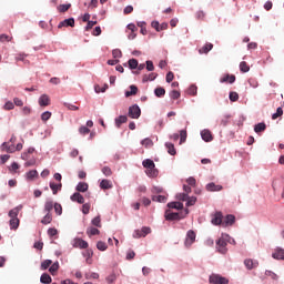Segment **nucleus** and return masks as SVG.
I'll return each mask as SVG.
<instances>
[{
    "label": "nucleus",
    "instance_id": "obj_1",
    "mask_svg": "<svg viewBox=\"0 0 284 284\" xmlns=\"http://www.w3.org/2000/svg\"><path fill=\"white\" fill-rule=\"evenodd\" d=\"M21 210H23V205L16 206L14 209L9 211V217H10L9 225H10V230H19L20 221H19L18 216H19V212H21Z\"/></svg>",
    "mask_w": 284,
    "mask_h": 284
},
{
    "label": "nucleus",
    "instance_id": "obj_2",
    "mask_svg": "<svg viewBox=\"0 0 284 284\" xmlns=\"http://www.w3.org/2000/svg\"><path fill=\"white\" fill-rule=\"evenodd\" d=\"M230 242V235L222 234L216 242V248L220 254H227V243Z\"/></svg>",
    "mask_w": 284,
    "mask_h": 284
},
{
    "label": "nucleus",
    "instance_id": "obj_3",
    "mask_svg": "<svg viewBox=\"0 0 284 284\" xmlns=\"http://www.w3.org/2000/svg\"><path fill=\"white\" fill-rule=\"evenodd\" d=\"M187 214H190V210L187 209H185L184 213H172L168 210L164 216L166 221H181V219H185Z\"/></svg>",
    "mask_w": 284,
    "mask_h": 284
},
{
    "label": "nucleus",
    "instance_id": "obj_4",
    "mask_svg": "<svg viewBox=\"0 0 284 284\" xmlns=\"http://www.w3.org/2000/svg\"><path fill=\"white\" fill-rule=\"evenodd\" d=\"M209 283L211 284H230V280L220 274H212L209 277Z\"/></svg>",
    "mask_w": 284,
    "mask_h": 284
},
{
    "label": "nucleus",
    "instance_id": "obj_5",
    "mask_svg": "<svg viewBox=\"0 0 284 284\" xmlns=\"http://www.w3.org/2000/svg\"><path fill=\"white\" fill-rule=\"evenodd\" d=\"M194 241H196V233L193 230L187 231L186 239L184 242L185 247H191Z\"/></svg>",
    "mask_w": 284,
    "mask_h": 284
},
{
    "label": "nucleus",
    "instance_id": "obj_6",
    "mask_svg": "<svg viewBox=\"0 0 284 284\" xmlns=\"http://www.w3.org/2000/svg\"><path fill=\"white\" fill-rule=\"evenodd\" d=\"M129 116L130 119H139V116H141V108H139L138 104L130 106Z\"/></svg>",
    "mask_w": 284,
    "mask_h": 284
},
{
    "label": "nucleus",
    "instance_id": "obj_7",
    "mask_svg": "<svg viewBox=\"0 0 284 284\" xmlns=\"http://www.w3.org/2000/svg\"><path fill=\"white\" fill-rule=\"evenodd\" d=\"M212 225H223V213L221 211L215 212L211 220Z\"/></svg>",
    "mask_w": 284,
    "mask_h": 284
},
{
    "label": "nucleus",
    "instance_id": "obj_8",
    "mask_svg": "<svg viewBox=\"0 0 284 284\" xmlns=\"http://www.w3.org/2000/svg\"><path fill=\"white\" fill-rule=\"evenodd\" d=\"M150 232H152V229L144 226L141 230H136L133 233V237L134 239H141V237H145L146 234H150Z\"/></svg>",
    "mask_w": 284,
    "mask_h": 284
},
{
    "label": "nucleus",
    "instance_id": "obj_9",
    "mask_svg": "<svg viewBox=\"0 0 284 284\" xmlns=\"http://www.w3.org/2000/svg\"><path fill=\"white\" fill-rule=\"evenodd\" d=\"M73 247H79V250H88L89 244L83 239L77 237L73 241Z\"/></svg>",
    "mask_w": 284,
    "mask_h": 284
},
{
    "label": "nucleus",
    "instance_id": "obj_10",
    "mask_svg": "<svg viewBox=\"0 0 284 284\" xmlns=\"http://www.w3.org/2000/svg\"><path fill=\"white\" fill-rule=\"evenodd\" d=\"M70 199L73 203H79V205H83V203H85V197H83L79 192L73 193Z\"/></svg>",
    "mask_w": 284,
    "mask_h": 284
},
{
    "label": "nucleus",
    "instance_id": "obj_11",
    "mask_svg": "<svg viewBox=\"0 0 284 284\" xmlns=\"http://www.w3.org/2000/svg\"><path fill=\"white\" fill-rule=\"evenodd\" d=\"M244 265L246 270H256L258 267V261L252 260V258H246L244 260Z\"/></svg>",
    "mask_w": 284,
    "mask_h": 284
},
{
    "label": "nucleus",
    "instance_id": "obj_12",
    "mask_svg": "<svg viewBox=\"0 0 284 284\" xmlns=\"http://www.w3.org/2000/svg\"><path fill=\"white\" fill-rule=\"evenodd\" d=\"M236 221V217L232 214H229L224 217L223 222H222V227H227L230 225H234Z\"/></svg>",
    "mask_w": 284,
    "mask_h": 284
},
{
    "label": "nucleus",
    "instance_id": "obj_13",
    "mask_svg": "<svg viewBox=\"0 0 284 284\" xmlns=\"http://www.w3.org/2000/svg\"><path fill=\"white\" fill-rule=\"evenodd\" d=\"M1 150L2 152H8L9 154H12L17 152V146H14V144H9V142H4L1 145Z\"/></svg>",
    "mask_w": 284,
    "mask_h": 284
},
{
    "label": "nucleus",
    "instance_id": "obj_14",
    "mask_svg": "<svg viewBox=\"0 0 284 284\" xmlns=\"http://www.w3.org/2000/svg\"><path fill=\"white\" fill-rule=\"evenodd\" d=\"M58 28L59 29H61V28H74V18H69V19H65V20L61 21L58 24Z\"/></svg>",
    "mask_w": 284,
    "mask_h": 284
},
{
    "label": "nucleus",
    "instance_id": "obj_15",
    "mask_svg": "<svg viewBox=\"0 0 284 284\" xmlns=\"http://www.w3.org/2000/svg\"><path fill=\"white\" fill-rule=\"evenodd\" d=\"M221 190H223V186L215 184L214 182L206 184L207 192H221Z\"/></svg>",
    "mask_w": 284,
    "mask_h": 284
},
{
    "label": "nucleus",
    "instance_id": "obj_16",
    "mask_svg": "<svg viewBox=\"0 0 284 284\" xmlns=\"http://www.w3.org/2000/svg\"><path fill=\"white\" fill-rule=\"evenodd\" d=\"M201 136L203 139V141H205L206 143H210V141H213V136H212V132L207 129H204L202 132H201Z\"/></svg>",
    "mask_w": 284,
    "mask_h": 284
},
{
    "label": "nucleus",
    "instance_id": "obj_17",
    "mask_svg": "<svg viewBox=\"0 0 284 284\" xmlns=\"http://www.w3.org/2000/svg\"><path fill=\"white\" fill-rule=\"evenodd\" d=\"M39 105L41 108H45V106L50 105V97H48V94H42L39 98Z\"/></svg>",
    "mask_w": 284,
    "mask_h": 284
},
{
    "label": "nucleus",
    "instance_id": "obj_18",
    "mask_svg": "<svg viewBox=\"0 0 284 284\" xmlns=\"http://www.w3.org/2000/svg\"><path fill=\"white\" fill-rule=\"evenodd\" d=\"M90 185H88V183L85 182H80L78 183V185L75 186V190L79 194H81V192H88Z\"/></svg>",
    "mask_w": 284,
    "mask_h": 284
},
{
    "label": "nucleus",
    "instance_id": "obj_19",
    "mask_svg": "<svg viewBox=\"0 0 284 284\" xmlns=\"http://www.w3.org/2000/svg\"><path fill=\"white\" fill-rule=\"evenodd\" d=\"M272 256L276 261H284V250L283 248L275 250V252L272 254Z\"/></svg>",
    "mask_w": 284,
    "mask_h": 284
},
{
    "label": "nucleus",
    "instance_id": "obj_20",
    "mask_svg": "<svg viewBox=\"0 0 284 284\" xmlns=\"http://www.w3.org/2000/svg\"><path fill=\"white\" fill-rule=\"evenodd\" d=\"M100 187H101V190H112V187H113L112 181H110V180H102L100 182Z\"/></svg>",
    "mask_w": 284,
    "mask_h": 284
},
{
    "label": "nucleus",
    "instance_id": "obj_21",
    "mask_svg": "<svg viewBox=\"0 0 284 284\" xmlns=\"http://www.w3.org/2000/svg\"><path fill=\"white\" fill-rule=\"evenodd\" d=\"M52 210H54V202L49 200L44 203V212H47V214H51Z\"/></svg>",
    "mask_w": 284,
    "mask_h": 284
},
{
    "label": "nucleus",
    "instance_id": "obj_22",
    "mask_svg": "<svg viewBox=\"0 0 284 284\" xmlns=\"http://www.w3.org/2000/svg\"><path fill=\"white\" fill-rule=\"evenodd\" d=\"M212 48H214V44L206 43L204 47L199 49V54H207V52H210L212 50Z\"/></svg>",
    "mask_w": 284,
    "mask_h": 284
},
{
    "label": "nucleus",
    "instance_id": "obj_23",
    "mask_svg": "<svg viewBox=\"0 0 284 284\" xmlns=\"http://www.w3.org/2000/svg\"><path fill=\"white\" fill-rule=\"evenodd\" d=\"M143 168H145L146 170H152L153 168H156V165L154 164V161L146 159L142 162Z\"/></svg>",
    "mask_w": 284,
    "mask_h": 284
},
{
    "label": "nucleus",
    "instance_id": "obj_24",
    "mask_svg": "<svg viewBox=\"0 0 284 284\" xmlns=\"http://www.w3.org/2000/svg\"><path fill=\"white\" fill-rule=\"evenodd\" d=\"M139 92V88L136 85L132 84L130 85V91H125V97H134Z\"/></svg>",
    "mask_w": 284,
    "mask_h": 284
},
{
    "label": "nucleus",
    "instance_id": "obj_25",
    "mask_svg": "<svg viewBox=\"0 0 284 284\" xmlns=\"http://www.w3.org/2000/svg\"><path fill=\"white\" fill-rule=\"evenodd\" d=\"M168 207L171 210H183V203L182 202H171L168 203Z\"/></svg>",
    "mask_w": 284,
    "mask_h": 284
},
{
    "label": "nucleus",
    "instance_id": "obj_26",
    "mask_svg": "<svg viewBox=\"0 0 284 284\" xmlns=\"http://www.w3.org/2000/svg\"><path fill=\"white\" fill-rule=\"evenodd\" d=\"M123 123H128V116L126 115H120L118 119H115V125L116 128H121Z\"/></svg>",
    "mask_w": 284,
    "mask_h": 284
},
{
    "label": "nucleus",
    "instance_id": "obj_27",
    "mask_svg": "<svg viewBox=\"0 0 284 284\" xmlns=\"http://www.w3.org/2000/svg\"><path fill=\"white\" fill-rule=\"evenodd\" d=\"M87 234H88V236H97V235L101 234V231H99V229H97V227L90 226L87 229Z\"/></svg>",
    "mask_w": 284,
    "mask_h": 284
},
{
    "label": "nucleus",
    "instance_id": "obj_28",
    "mask_svg": "<svg viewBox=\"0 0 284 284\" xmlns=\"http://www.w3.org/2000/svg\"><path fill=\"white\" fill-rule=\"evenodd\" d=\"M165 148L171 156H174L176 154V149L174 148V144H172V142H166Z\"/></svg>",
    "mask_w": 284,
    "mask_h": 284
},
{
    "label": "nucleus",
    "instance_id": "obj_29",
    "mask_svg": "<svg viewBox=\"0 0 284 284\" xmlns=\"http://www.w3.org/2000/svg\"><path fill=\"white\" fill-rule=\"evenodd\" d=\"M42 225H50L52 223V213H47L41 220Z\"/></svg>",
    "mask_w": 284,
    "mask_h": 284
},
{
    "label": "nucleus",
    "instance_id": "obj_30",
    "mask_svg": "<svg viewBox=\"0 0 284 284\" xmlns=\"http://www.w3.org/2000/svg\"><path fill=\"white\" fill-rule=\"evenodd\" d=\"M152 201H155L156 203H166L168 196L165 195H153Z\"/></svg>",
    "mask_w": 284,
    "mask_h": 284
},
{
    "label": "nucleus",
    "instance_id": "obj_31",
    "mask_svg": "<svg viewBox=\"0 0 284 284\" xmlns=\"http://www.w3.org/2000/svg\"><path fill=\"white\" fill-rule=\"evenodd\" d=\"M40 282L43 284H50L52 283V277L48 273H44L41 275Z\"/></svg>",
    "mask_w": 284,
    "mask_h": 284
},
{
    "label": "nucleus",
    "instance_id": "obj_32",
    "mask_svg": "<svg viewBox=\"0 0 284 284\" xmlns=\"http://www.w3.org/2000/svg\"><path fill=\"white\" fill-rule=\"evenodd\" d=\"M267 125H265V123L261 122V123H257L255 126H254V132H256V134H258V132H265Z\"/></svg>",
    "mask_w": 284,
    "mask_h": 284
},
{
    "label": "nucleus",
    "instance_id": "obj_33",
    "mask_svg": "<svg viewBox=\"0 0 284 284\" xmlns=\"http://www.w3.org/2000/svg\"><path fill=\"white\" fill-rule=\"evenodd\" d=\"M37 176H39V172H37V170H31L27 173L28 181H34V179H37Z\"/></svg>",
    "mask_w": 284,
    "mask_h": 284
},
{
    "label": "nucleus",
    "instance_id": "obj_34",
    "mask_svg": "<svg viewBox=\"0 0 284 284\" xmlns=\"http://www.w3.org/2000/svg\"><path fill=\"white\" fill-rule=\"evenodd\" d=\"M156 79V73H150V74H144L142 78L143 83H148V81H154Z\"/></svg>",
    "mask_w": 284,
    "mask_h": 284
},
{
    "label": "nucleus",
    "instance_id": "obj_35",
    "mask_svg": "<svg viewBox=\"0 0 284 284\" xmlns=\"http://www.w3.org/2000/svg\"><path fill=\"white\" fill-rule=\"evenodd\" d=\"M154 94L158 99H161L162 97H165V89H163V87H159L154 90Z\"/></svg>",
    "mask_w": 284,
    "mask_h": 284
},
{
    "label": "nucleus",
    "instance_id": "obj_36",
    "mask_svg": "<svg viewBox=\"0 0 284 284\" xmlns=\"http://www.w3.org/2000/svg\"><path fill=\"white\" fill-rule=\"evenodd\" d=\"M146 175L150 176L151 179H154V176L159 175V171L154 166L153 169H146Z\"/></svg>",
    "mask_w": 284,
    "mask_h": 284
},
{
    "label": "nucleus",
    "instance_id": "obj_37",
    "mask_svg": "<svg viewBox=\"0 0 284 284\" xmlns=\"http://www.w3.org/2000/svg\"><path fill=\"white\" fill-rule=\"evenodd\" d=\"M187 141V131L181 130L180 131V144L185 143Z\"/></svg>",
    "mask_w": 284,
    "mask_h": 284
},
{
    "label": "nucleus",
    "instance_id": "obj_38",
    "mask_svg": "<svg viewBox=\"0 0 284 284\" xmlns=\"http://www.w3.org/2000/svg\"><path fill=\"white\" fill-rule=\"evenodd\" d=\"M61 183L54 184L53 182H50V189L52 190L53 194H58L59 190H61Z\"/></svg>",
    "mask_w": 284,
    "mask_h": 284
},
{
    "label": "nucleus",
    "instance_id": "obj_39",
    "mask_svg": "<svg viewBox=\"0 0 284 284\" xmlns=\"http://www.w3.org/2000/svg\"><path fill=\"white\" fill-rule=\"evenodd\" d=\"M192 205H196V196H187L186 207H192Z\"/></svg>",
    "mask_w": 284,
    "mask_h": 284
},
{
    "label": "nucleus",
    "instance_id": "obj_40",
    "mask_svg": "<svg viewBox=\"0 0 284 284\" xmlns=\"http://www.w3.org/2000/svg\"><path fill=\"white\" fill-rule=\"evenodd\" d=\"M50 274L54 276L59 272V262L53 263L49 268Z\"/></svg>",
    "mask_w": 284,
    "mask_h": 284
},
{
    "label": "nucleus",
    "instance_id": "obj_41",
    "mask_svg": "<svg viewBox=\"0 0 284 284\" xmlns=\"http://www.w3.org/2000/svg\"><path fill=\"white\" fill-rule=\"evenodd\" d=\"M129 68L131 70H136V68H139V61L136 59H130L129 60Z\"/></svg>",
    "mask_w": 284,
    "mask_h": 284
},
{
    "label": "nucleus",
    "instance_id": "obj_42",
    "mask_svg": "<svg viewBox=\"0 0 284 284\" xmlns=\"http://www.w3.org/2000/svg\"><path fill=\"white\" fill-rule=\"evenodd\" d=\"M141 145H144V148H152L154 145V142L150 138H146L141 141Z\"/></svg>",
    "mask_w": 284,
    "mask_h": 284
},
{
    "label": "nucleus",
    "instance_id": "obj_43",
    "mask_svg": "<svg viewBox=\"0 0 284 284\" xmlns=\"http://www.w3.org/2000/svg\"><path fill=\"white\" fill-rule=\"evenodd\" d=\"M97 247L100 252H105V250H108V244H105L103 241H99L97 243Z\"/></svg>",
    "mask_w": 284,
    "mask_h": 284
},
{
    "label": "nucleus",
    "instance_id": "obj_44",
    "mask_svg": "<svg viewBox=\"0 0 284 284\" xmlns=\"http://www.w3.org/2000/svg\"><path fill=\"white\" fill-rule=\"evenodd\" d=\"M199 88L194 84H192L189 89H187V94H190L191 97H196V92H197Z\"/></svg>",
    "mask_w": 284,
    "mask_h": 284
},
{
    "label": "nucleus",
    "instance_id": "obj_45",
    "mask_svg": "<svg viewBox=\"0 0 284 284\" xmlns=\"http://www.w3.org/2000/svg\"><path fill=\"white\" fill-rule=\"evenodd\" d=\"M53 209L58 216H61V214H63V207L61 206V204L54 203Z\"/></svg>",
    "mask_w": 284,
    "mask_h": 284
},
{
    "label": "nucleus",
    "instance_id": "obj_46",
    "mask_svg": "<svg viewBox=\"0 0 284 284\" xmlns=\"http://www.w3.org/2000/svg\"><path fill=\"white\" fill-rule=\"evenodd\" d=\"M280 116H283V108H277L276 112L273 113L272 119L273 121H276Z\"/></svg>",
    "mask_w": 284,
    "mask_h": 284
},
{
    "label": "nucleus",
    "instance_id": "obj_47",
    "mask_svg": "<svg viewBox=\"0 0 284 284\" xmlns=\"http://www.w3.org/2000/svg\"><path fill=\"white\" fill-rule=\"evenodd\" d=\"M70 8H72V4L68 3V4H60L58 7V10L60 12H68L70 10Z\"/></svg>",
    "mask_w": 284,
    "mask_h": 284
},
{
    "label": "nucleus",
    "instance_id": "obj_48",
    "mask_svg": "<svg viewBox=\"0 0 284 284\" xmlns=\"http://www.w3.org/2000/svg\"><path fill=\"white\" fill-rule=\"evenodd\" d=\"M240 70H241V72H250V65H247V62H245V61L241 62Z\"/></svg>",
    "mask_w": 284,
    "mask_h": 284
},
{
    "label": "nucleus",
    "instance_id": "obj_49",
    "mask_svg": "<svg viewBox=\"0 0 284 284\" xmlns=\"http://www.w3.org/2000/svg\"><path fill=\"white\" fill-rule=\"evenodd\" d=\"M52 116V112H50V111H47V112H43L42 114H41V120L42 121H50V118Z\"/></svg>",
    "mask_w": 284,
    "mask_h": 284
},
{
    "label": "nucleus",
    "instance_id": "obj_50",
    "mask_svg": "<svg viewBox=\"0 0 284 284\" xmlns=\"http://www.w3.org/2000/svg\"><path fill=\"white\" fill-rule=\"evenodd\" d=\"M265 276H270L273 281H278V275L272 271H265Z\"/></svg>",
    "mask_w": 284,
    "mask_h": 284
},
{
    "label": "nucleus",
    "instance_id": "obj_51",
    "mask_svg": "<svg viewBox=\"0 0 284 284\" xmlns=\"http://www.w3.org/2000/svg\"><path fill=\"white\" fill-rule=\"evenodd\" d=\"M0 41H1V43H6V41L10 42V41H12V38L6 33H2V34H0Z\"/></svg>",
    "mask_w": 284,
    "mask_h": 284
},
{
    "label": "nucleus",
    "instance_id": "obj_52",
    "mask_svg": "<svg viewBox=\"0 0 284 284\" xmlns=\"http://www.w3.org/2000/svg\"><path fill=\"white\" fill-rule=\"evenodd\" d=\"M92 225L95 227H101V215H98L92 220Z\"/></svg>",
    "mask_w": 284,
    "mask_h": 284
},
{
    "label": "nucleus",
    "instance_id": "obj_53",
    "mask_svg": "<svg viewBox=\"0 0 284 284\" xmlns=\"http://www.w3.org/2000/svg\"><path fill=\"white\" fill-rule=\"evenodd\" d=\"M79 133L82 134V136H85V134H90V130L88 126L82 125L79 128Z\"/></svg>",
    "mask_w": 284,
    "mask_h": 284
},
{
    "label": "nucleus",
    "instance_id": "obj_54",
    "mask_svg": "<svg viewBox=\"0 0 284 284\" xmlns=\"http://www.w3.org/2000/svg\"><path fill=\"white\" fill-rule=\"evenodd\" d=\"M229 99H230V101H232V102L239 101V93H237V92H234V91L230 92Z\"/></svg>",
    "mask_w": 284,
    "mask_h": 284
},
{
    "label": "nucleus",
    "instance_id": "obj_55",
    "mask_svg": "<svg viewBox=\"0 0 284 284\" xmlns=\"http://www.w3.org/2000/svg\"><path fill=\"white\" fill-rule=\"evenodd\" d=\"M229 123H230V115H223L221 118L220 125H223L225 128V125H227Z\"/></svg>",
    "mask_w": 284,
    "mask_h": 284
},
{
    "label": "nucleus",
    "instance_id": "obj_56",
    "mask_svg": "<svg viewBox=\"0 0 284 284\" xmlns=\"http://www.w3.org/2000/svg\"><path fill=\"white\" fill-rule=\"evenodd\" d=\"M52 265V260H45L41 263V270H48Z\"/></svg>",
    "mask_w": 284,
    "mask_h": 284
},
{
    "label": "nucleus",
    "instance_id": "obj_57",
    "mask_svg": "<svg viewBox=\"0 0 284 284\" xmlns=\"http://www.w3.org/2000/svg\"><path fill=\"white\" fill-rule=\"evenodd\" d=\"M90 207H92V205L90 203H83L82 213L90 214Z\"/></svg>",
    "mask_w": 284,
    "mask_h": 284
},
{
    "label": "nucleus",
    "instance_id": "obj_58",
    "mask_svg": "<svg viewBox=\"0 0 284 284\" xmlns=\"http://www.w3.org/2000/svg\"><path fill=\"white\" fill-rule=\"evenodd\" d=\"M112 57L113 59H121V57H123V53L121 52V50L115 49L112 51Z\"/></svg>",
    "mask_w": 284,
    "mask_h": 284
},
{
    "label": "nucleus",
    "instance_id": "obj_59",
    "mask_svg": "<svg viewBox=\"0 0 284 284\" xmlns=\"http://www.w3.org/2000/svg\"><path fill=\"white\" fill-rule=\"evenodd\" d=\"M102 173L104 174V176H112V169H110L109 166H103Z\"/></svg>",
    "mask_w": 284,
    "mask_h": 284
},
{
    "label": "nucleus",
    "instance_id": "obj_60",
    "mask_svg": "<svg viewBox=\"0 0 284 284\" xmlns=\"http://www.w3.org/2000/svg\"><path fill=\"white\" fill-rule=\"evenodd\" d=\"M170 97L173 100L181 99V92L173 90V91H171Z\"/></svg>",
    "mask_w": 284,
    "mask_h": 284
},
{
    "label": "nucleus",
    "instance_id": "obj_61",
    "mask_svg": "<svg viewBox=\"0 0 284 284\" xmlns=\"http://www.w3.org/2000/svg\"><path fill=\"white\" fill-rule=\"evenodd\" d=\"M64 108H65L67 110H73V111L79 110V106H77V105H74V104H71V103H68V102L64 103Z\"/></svg>",
    "mask_w": 284,
    "mask_h": 284
},
{
    "label": "nucleus",
    "instance_id": "obj_62",
    "mask_svg": "<svg viewBox=\"0 0 284 284\" xmlns=\"http://www.w3.org/2000/svg\"><path fill=\"white\" fill-rule=\"evenodd\" d=\"M178 201H187V193H179L176 194Z\"/></svg>",
    "mask_w": 284,
    "mask_h": 284
},
{
    "label": "nucleus",
    "instance_id": "obj_63",
    "mask_svg": "<svg viewBox=\"0 0 284 284\" xmlns=\"http://www.w3.org/2000/svg\"><path fill=\"white\" fill-rule=\"evenodd\" d=\"M85 278H87L88 281H90V280H98V278H99V273L87 274V275H85Z\"/></svg>",
    "mask_w": 284,
    "mask_h": 284
},
{
    "label": "nucleus",
    "instance_id": "obj_64",
    "mask_svg": "<svg viewBox=\"0 0 284 284\" xmlns=\"http://www.w3.org/2000/svg\"><path fill=\"white\" fill-rule=\"evenodd\" d=\"M4 109L6 110H14V103H12L10 101L6 102Z\"/></svg>",
    "mask_w": 284,
    "mask_h": 284
}]
</instances>
